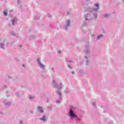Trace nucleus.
Wrapping results in <instances>:
<instances>
[{"instance_id":"1","label":"nucleus","mask_w":124,"mask_h":124,"mask_svg":"<svg viewBox=\"0 0 124 124\" xmlns=\"http://www.w3.org/2000/svg\"><path fill=\"white\" fill-rule=\"evenodd\" d=\"M99 9V4L95 3L94 4V7L92 9L91 8H88V12H95V14H94L93 19H96L97 18V12Z\"/></svg>"},{"instance_id":"6","label":"nucleus","mask_w":124,"mask_h":124,"mask_svg":"<svg viewBox=\"0 0 124 124\" xmlns=\"http://www.w3.org/2000/svg\"><path fill=\"white\" fill-rule=\"evenodd\" d=\"M57 93H58V95H59V100H56V103H60L61 102V100H62V93L60 91H57L56 92Z\"/></svg>"},{"instance_id":"17","label":"nucleus","mask_w":124,"mask_h":124,"mask_svg":"<svg viewBox=\"0 0 124 124\" xmlns=\"http://www.w3.org/2000/svg\"><path fill=\"white\" fill-rule=\"evenodd\" d=\"M53 85L55 87H58V84H57V83H56V82H55V81H53Z\"/></svg>"},{"instance_id":"21","label":"nucleus","mask_w":124,"mask_h":124,"mask_svg":"<svg viewBox=\"0 0 124 124\" xmlns=\"http://www.w3.org/2000/svg\"><path fill=\"white\" fill-rule=\"evenodd\" d=\"M93 106H95V102H93Z\"/></svg>"},{"instance_id":"29","label":"nucleus","mask_w":124,"mask_h":124,"mask_svg":"<svg viewBox=\"0 0 124 124\" xmlns=\"http://www.w3.org/2000/svg\"><path fill=\"white\" fill-rule=\"evenodd\" d=\"M52 70H54V68H52Z\"/></svg>"},{"instance_id":"11","label":"nucleus","mask_w":124,"mask_h":124,"mask_svg":"<svg viewBox=\"0 0 124 124\" xmlns=\"http://www.w3.org/2000/svg\"><path fill=\"white\" fill-rule=\"evenodd\" d=\"M38 112L43 113V108H42L41 107H38Z\"/></svg>"},{"instance_id":"18","label":"nucleus","mask_w":124,"mask_h":124,"mask_svg":"<svg viewBox=\"0 0 124 124\" xmlns=\"http://www.w3.org/2000/svg\"><path fill=\"white\" fill-rule=\"evenodd\" d=\"M3 14H4V16H7V12H6L5 11H4L3 12Z\"/></svg>"},{"instance_id":"27","label":"nucleus","mask_w":124,"mask_h":124,"mask_svg":"<svg viewBox=\"0 0 124 124\" xmlns=\"http://www.w3.org/2000/svg\"><path fill=\"white\" fill-rule=\"evenodd\" d=\"M123 2L124 3V0H122Z\"/></svg>"},{"instance_id":"31","label":"nucleus","mask_w":124,"mask_h":124,"mask_svg":"<svg viewBox=\"0 0 124 124\" xmlns=\"http://www.w3.org/2000/svg\"><path fill=\"white\" fill-rule=\"evenodd\" d=\"M8 78H10V77H8Z\"/></svg>"},{"instance_id":"20","label":"nucleus","mask_w":124,"mask_h":124,"mask_svg":"<svg viewBox=\"0 0 124 124\" xmlns=\"http://www.w3.org/2000/svg\"><path fill=\"white\" fill-rule=\"evenodd\" d=\"M61 53H62V51H58V54H59V55H61Z\"/></svg>"},{"instance_id":"25","label":"nucleus","mask_w":124,"mask_h":124,"mask_svg":"<svg viewBox=\"0 0 124 124\" xmlns=\"http://www.w3.org/2000/svg\"><path fill=\"white\" fill-rule=\"evenodd\" d=\"M86 0V1H90V0Z\"/></svg>"},{"instance_id":"15","label":"nucleus","mask_w":124,"mask_h":124,"mask_svg":"<svg viewBox=\"0 0 124 124\" xmlns=\"http://www.w3.org/2000/svg\"><path fill=\"white\" fill-rule=\"evenodd\" d=\"M60 85H61V86H58V89H59V90H61V89H62V83H60Z\"/></svg>"},{"instance_id":"30","label":"nucleus","mask_w":124,"mask_h":124,"mask_svg":"<svg viewBox=\"0 0 124 124\" xmlns=\"http://www.w3.org/2000/svg\"><path fill=\"white\" fill-rule=\"evenodd\" d=\"M72 73L73 74L74 72H72Z\"/></svg>"},{"instance_id":"28","label":"nucleus","mask_w":124,"mask_h":124,"mask_svg":"<svg viewBox=\"0 0 124 124\" xmlns=\"http://www.w3.org/2000/svg\"><path fill=\"white\" fill-rule=\"evenodd\" d=\"M19 46L20 47H22V46Z\"/></svg>"},{"instance_id":"26","label":"nucleus","mask_w":124,"mask_h":124,"mask_svg":"<svg viewBox=\"0 0 124 124\" xmlns=\"http://www.w3.org/2000/svg\"><path fill=\"white\" fill-rule=\"evenodd\" d=\"M5 88H6V86H4L3 87L4 89H5Z\"/></svg>"},{"instance_id":"4","label":"nucleus","mask_w":124,"mask_h":124,"mask_svg":"<svg viewBox=\"0 0 124 124\" xmlns=\"http://www.w3.org/2000/svg\"><path fill=\"white\" fill-rule=\"evenodd\" d=\"M69 116H70L71 119H74V118H77V115L74 114L73 110H70L69 111Z\"/></svg>"},{"instance_id":"9","label":"nucleus","mask_w":124,"mask_h":124,"mask_svg":"<svg viewBox=\"0 0 124 124\" xmlns=\"http://www.w3.org/2000/svg\"><path fill=\"white\" fill-rule=\"evenodd\" d=\"M11 22L13 26H14V25H16V24H17V18L14 17L12 19Z\"/></svg>"},{"instance_id":"22","label":"nucleus","mask_w":124,"mask_h":124,"mask_svg":"<svg viewBox=\"0 0 124 124\" xmlns=\"http://www.w3.org/2000/svg\"><path fill=\"white\" fill-rule=\"evenodd\" d=\"M68 67L69 68L71 69V66H70V65H68Z\"/></svg>"},{"instance_id":"14","label":"nucleus","mask_w":124,"mask_h":124,"mask_svg":"<svg viewBox=\"0 0 124 124\" xmlns=\"http://www.w3.org/2000/svg\"><path fill=\"white\" fill-rule=\"evenodd\" d=\"M29 99L30 100H32V99H34V96H30L29 97Z\"/></svg>"},{"instance_id":"16","label":"nucleus","mask_w":124,"mask_h":124,"mask_svg":"<svg viewBox=\"0 0 124 124\" xmlns=\"http://www.w3.org/2000/svg\"><path fill=\"white\" fill-rule=\"evenodd\" d=\"M11 103L10 102H6L5 103V105H6V106H9V105H10Z\"/></svg>"},{"instance_id":"2","label":"nucleus","mask_w":124,"mask_h":124,"mask_svg":"<svg viewBox=\"0 0 124 124\" xmlns=\"http://www.w3.org/2000/svg\"><path fill=\"white\" fill-rule=\"evenodd\" d=\"M84 58L86 60V64H89L90 61H89V58H90V50L87 49L85 51Z\"/></svg>"},{"instance_id":"7","label":"nucleus","mask_w":124,"mask_h":124,"mask_svg":"<svg viewBox=\"0 0 124 124\" xmlns=\"http://www.w3.org/2000/svg\"><path fill=\"white\" fill-rule=\"evenodd\" d=\"M84 18L85 19V22L86 23L89 22V21L92 19V17H91V16L89 15H86L84 16Z\"/></svg>"},{"instance_id":"19","label":"nucleus","mask_w":124,"mask_h":124,"mask_svg":"<svg viewBox=\"0 0 124 124\" xmlns=\"http://www.w3.org/2000/svg\"><path fill=\"white\" fill-rule=\"evenodd\" d=\"M10 33L11 35H16V34L14 31L11 32Z\"/></svg>"},{"instance_id":"23","label":"nucleus","mask_w":124,"mask_h":124,"mask_svg":"<svg viewBox=\"0 0 124 124\" xmlns=\"http://www.w3.org/2000/svg\"><path fill=\"white\" fill-rule=\"evenodd\" d=\"M22 123H23L22 121H20V124H22Z\"/></svg>"},{"instance_id":"13","label":"nucleus","mask_w":124,"mask_h":124,"mask_svg":"<svg viewBox=\"0 0 124 124\" xmlns=\"http://www.w3.org/2000/svg\"><path fill=\"white\" fill-rule=\"evenodd\" d=\"M103 37V35L101 34L100 35H98L97 37V39L98 40L99 39H101V38Z\"/></svg>"},{"instance_id":"12","label":"nucleus","mask_w":124,"mask_h":124,"mask_svg":"<svg viewBox=\"0 0 124 124\" xmlns=\"http://www.w3.org/2000/svg\"><path fill=\"white\" fill-rule=\"evenodd\" d=\"M111 15L109 14H105L103 15L104 18H108V17H109Z\"/></svg>"},{"instance_id":"8","label":"nucleus","mask_w":124,"mask_h":124,"mask_svg":"<svg viewBox=\"0 0 124 124\" xmlns=\"http://www.w3.org/2000/svg\"><path fill=\"white\" fill-rule=\"evenodd\" d=\"M70 27V21L69 20H67L66 22V25L64 27V30H67V28Z\"/></svg>"},{"instance_id":"24","label":"nucleus","mask_w":124,"mask_h":124,"mask_svg":"<svg viewBox=\"0 0 124 124\" xmlns=\"http://www.w3.org/2000/svg\"><path fill=\"white\" fill-rule=\"evenodd\" d=\"M22 66H23V67H25V64H23L22 65Z\"/></svg>"},{"instance_id":"3","label":"nucleus","mask_w":124,"mask_h":124,"mask_svg":"<svg viewBox=\"0 0 124 124\" xmlns=\"http://www.w3.org/2000/svg\"><path fill=\"white\" fill-rule=\"evenodd\" d=\"M37 62L39 67H40L41 69H44L45 68V65H44V64L42 63V62H41V61H40V59H37Z\"/></svg>"},{"instance_id":"10","label":"nucleus","mask_w":124,"mask_h":124,"mask_svg":"<svg viewBox=\"0 0 124 124\" xmlns=\"http://www.w3.org/2000/svg\"><path fill=\"white\" fill-rule=\"evenodd\" d=\"M39 120L40 121H42L43 122H46V116L45 115H44L42 117L40 118Z\"/></svg>"},{"instance_id":"5","label":"nucleus","mask_w":124,"mask_h":124,"mask_svg":"<svg viewBox=\"0 0 124 124\" xmlns=\"http://www.w3.org/2000/svg\"><path fill=\"white\" fill-rule=\"evenodd\" d=\"M4 42H5V40L0 39V47L2 49L4 48Z\"/></svg>"}]
</instances>
